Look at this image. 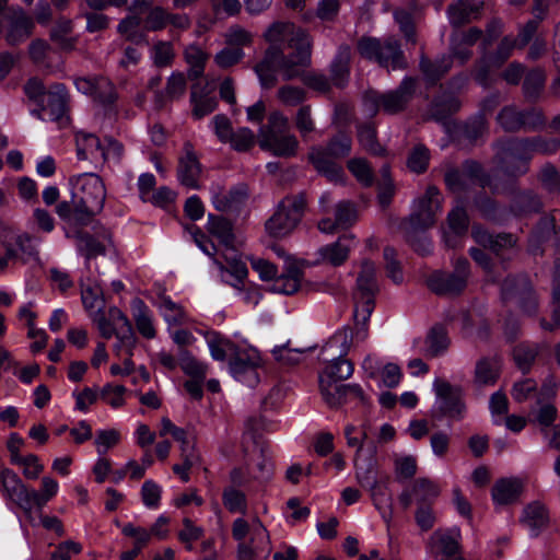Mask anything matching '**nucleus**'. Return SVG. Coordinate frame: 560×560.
<instances>
[{
    "label": "nucleus",
    "instance_id": "69168bd1",
    "mask_svg": "<svg viewBox=\"0 0 560 560\" xmlns=\"http://www.w3.org/2000/svg\"><path fill=\"white\" fill-rule=\"evenodd\" d=\"M140 494L145 508L150 510L159 509L162 495V487L160 485L151 479L145 480L141 487Z\"/></svg>",
    "mask_w": 560,
    "mask_h": 560
},
{
    "label": "nucleus",
    "instance_id": "6e6552de",
    "mask_svg": "<svg viewBox=\"0 0 560 560\" xmlns=\"http://www.w3.org/2000/svg\"><path fill=\"white\" fill-rule=\"evenodd\" d=\"M378 292L376 279V266L370 260H363L357 278V285L353 292L354 311L353 317L359 323H368L374 310L375 296Z\"/></svg>",
    "mask_w": 560,
    "mask_h": 560
},
{
    "label": "nucleus",
    "instance_id": "bf43d9fd",
    "mask_svg": "<svg viewBox=\"0 0 560 560\" xmlns=\"http://www.w3.org/2000/svg\"><path fill=\"white\" fill-rule=\"evenodd\" d=\"M223 37L228 46L240 47L242 49L250 46L254 40V34L237 24L230 26Z\"/></svg>",
    "mask_w": 560,
    "mask_h": 560
},
{
    "label": "nucleus",
    "instance_id": "bb28decb",
    "mask_svg": "<svg viewBox=\"0 0 560 560\" xmlns=\"http://www.w3.org/2000/svg\"><path fill=\"white\" fill-rule=\"evenodd\" d=\"M498 121L501 127L508 131L516 130L521 127H535L544 122L540 113H521L514 107H505L498 115Z\"/></svg>",
    "mask_w": 560,
    "mask_h": 560
},
{
    "label": "nucleus",
    "instance_id": "09e8293b",
    "mask_svg": "<svg viewBox=\"0 0 560 560\" xmlns=\"http://www.w3.org/2000/svg\"><path fill=\"white\" fill-rule=\"evenodd\" d=\"M59 490V483L57 480L49 476L42 478L40 491L31 490L32 499V511L37 508L42 509L45 506Z\"/></svg>",
    "mask_w": 560,
    "mask_h": 560
},
{
    "label": "nucleus",
    "instance_id": "aec40b11",
    "mask_svg": "<svg viewBox=\"0 0 560 560\" xmlns=\"http://www.w3.org/2000/svg\"><path fill=\"white\" fill-rule=\"evenodd\" d=\"M502 294L504 299L516 296L524 314L528 316L535 314L537 300L526 277L505 279L502 284Z\"/></svg>",
    "mask_w": 560,
    "mask_h": 560
},
{
    "label": "nucleus",
    "instance_id": "c756f323",
    "mask_svg": "<svg viewBox=\"0 0 560 560\" xmlns=\"http://www.w3.org/2000/svg\"><path fill=\"white\" fill-rule=\"evenodd\" d=\"M247 198V189L244 186H237L226 191L219 184L211 187V200L219 211H228L237 208Z\"/></svg>",
    "mask_w": 560,
    "mask_h": 560
},
{
    "label": "nucleus",
    "instance_id": "6ab92c4d",
    "mask_svg": "<svg viewBox=\"0 0 560 560\" xmlns=\"http://www.w3.org/2000/svg\"><path fill=\"white\" fill-rule=\"evenodd\" d=\"M202 167L190 142H186L178 159L177 179L188 189H199Z\"/></svg>",
    "mask_w": 560,
    "mask_h": 560
},
{
    "label": "nucleus",
    "instance_id": "4be33fe9",
    "mask_svg": "<svg viewBox=\"0 0 560 560\" xmlns=\"http://www.w3.org/2000/svg\"><path fill=\"white\" fill-rule=\"evenodd\" d=\"M481 167L477 162L467 161L463 170H451L445 174V182L452 191H460L470 185L478 183L483 185L485 182L480 177Z\"/></svg>",
    "mask_w": 560,
    "mask_h": 560
},
{
    "label": "nucleus",
    "instance_id": "864d4df0",
    "mask_svg": "<svg viewBox=\"0 0 560 560\" xmlns=\"http://www.w3.org/2000/svg\"><path fill=\"white\" fill-rule=\"evenodd\" d=\"M142 19L138 15H129L124 19L117 27V31L125 36L127 40L135 44L145 42V34L141 30Z\"/></svg>",
    "mask_w": 560,
    "mask_h": 560
},
{
    "label": "nucleus",
    "instance_id": "c9c22d12",
    "mask_svg": "<svg viewBox=\"0 0 560 560\" xmlns=\"http://www.w3.org/2000/svg\"><path fill=\"white\" fill-rule=\"evenodd\" d=\"M33 306H34L33 302H28V303L22 305L19 308L18 316L20 319L26 322L27 327H28V337L30 338H37V337L39 338L38 341L33 342L31 346V350L33 352H38L42 349H44L47 343V334L45 332L44 329H39V328L35 327L36 314L33 312Z\"/></svg>",
    "mask_w": 560,
    "mask_h": 560
},
{
    "label": "nucleus",
    "instance_id": "e433bc0d",
    "mask_svg": "<svg viewBox=\"0 0 560 560\" xmlns=\"http://www.w3.org/2000/svg\"><path fill=\"white\" fill-rule=\"evenodd\" d=\"M501 363L498 358H483L476 363L474 382L478 386L493 385L500 374Z\"/></svg>",
    "mask_w": 560,
    "mask_h": 560
},
{
    "label": "nucleus",
    "instance_id": "49530a36",
    "mask_svg": "<svg viewBox=\"0 0 560 560\" xmlns=\"http://www.w3.org/2000/svg\"><path fill=\"white\" fill-rule=\"evenodd\" d=\"M559 141L556 139L534 138L532 140H518L513 143V152H538V153H552L559 147Z\"/></svg>",
    "mask_w": 560,
    "mask_h": 560
},
{
    "label": "nucleus",
    "instance_id": "f257e3e1",
    "mask_svg": "<svg viewBox=\"0 0 560 560\" xmlns=\"http://www.w3.org/2000/svg\"><path fill=\"white\" fill-rule=\"evenodd\" d=\"M264 37L270 46L255 67L261 86H275L278 72L285 81L302 77L311 63L310 35L293 23L276 22L267 28Z\"/></svg>",
    "mask_w": 560,
    "mask_h": 560
},
{
    "label": "nucleus",
    "instance_id": "4c0bfd02",
    "mask_svg": "<svg viewBox=\"0 0 560 560\" xmlns=\"http://www.w3.org/2000/svg\"><path fill=\"white\" fill-rule=\"evenodd\" d=\"M302 271L298 267H290L285 273L276 277L269 290L279 294H293L301 285Z\"/></svg>",
    "mask_w": 560,
    "mask_h": 560
},
{
    "label": "nucleus",
    "instance_id": "58836bf2",
    "mask_svg": "<svg viewBox=\"0 0 560 560\" xmlns=\"http://www.w3.org/2000/svg\"><path fill=\"white\" fill-rule=\"evenodd\" d=\"M102 143L95 135L79 132L77 135V154L80 160H91L97 163L102 150Z\"/></svg>",
    "mask_w": 560,
    "mask_h": 560
},
{
    "label": "nucleus",
    "instance_id": "5701e85b",
    "mask_svg": "<svg viewBox=\"0 0 560 560\" xmlns=\"http://www.w3.org/2000/svg\"><path fill=\"white\" fill-rule=\"evenodd\" d=\"M232 537L238 544L248 540L266 542L269 533L258 517H253L249 521L238 517L232 524Z\"/></svg>",
    "mask_w": 560,
    "mask_h": 560
},
{
    "label": "nucleus",
    "instance_id": "8fccbe9b",
    "mask_svg": "<svg viewBox=\"0 0 560 560\" xmlns=\"http://www.w3.org/2000/svg\"><path fill=\"white\" fill-rule=\"evenodd\" d=\"M351 51L347 46L340 47L331 63V77L337 86H343L349 75Z\"/></svg>",
    "mask_w": 560,
    "mask_h": 560
},
{
    "label": "nucleus",
    "instance_id": "9d476101",
    "mask_svg": "<svg viewBox=\"0 0 560 560\" xmlns=\"http://www.w3.org/2000/svg\"><path fill=\"white\" fill-rule=\"evenodd\" d=\"M305 207L302 195L284 198L276 213L267 221L266 229L273 237H282L289 234L300 222Z\"/></svg>",
    "mask_w": 560,
    "mask_h": 560
},
{
    "label": "nucleus",
    "instance_id": "774afa93",
    "mask_svg": "<svg viewBox=\"0 0 560 560\" xmlns=\"http://www.w3.org/2000/svg\"><path fill=\"white\" fill-rule=\"evenodd\" d=\"M537 355V347L532 345H518L513 350V358L517 368L527 372Z\"/></svg>",
    "mask_w": 560,
    "mask_h": 560
},
{
    "label": "nucleus",
    "instance_id": "603ef678",
    "mask_svg": "<svg viewBox=\"0 0 560 560\" xmlns=\"http://www.w3.org/2000/svg\"><path fill=\"white\" fill-rule=\"evenodd\" d=\"M161 438L171 435L176 442L179 443L182 453H191L195 452L194 445L188 439L187 432L175 425L168 418H162L161 420V429L159 432Z\"/></svg>",
    "mask_w": 560,
    "mask_h": 560
},
{
    "label": "nucleus",
    "instance_id": "f8f14e48",
    "mask_svg": "<svg viewBox=\"0 0 560 560\" xmlns=\"http://www.w3.org/2000/svg\"><path fill=\"white\" fill-rule=\"evenodd\" d=\"M354 327L338 329L323 347L324 358H347L351 348L366 340L369 336L368 323L354 319Z\"/></svg>",
    "mask_w": 560,
    "mask_h": 560
},
{
    "label": "nucleus",
    "instance_id": "de8ad7c7",
    "mask_svg": "<svg viewBox=\"0 0 560 560\" xmlns=\"http://www.w3.org/2000/svg\"><path fill=\"white\" fill-rule=\"evenodd\" d=\"M184 57L189 66V75L197 79L202 75L208 54L198 45H188L184 50Z\"/></svg>",
    "mask_w": 560,
    "mask_h": 560
},
{
    "label": "nucleus",
    "instance_id": "1a4fd4ad",
    "mask_svg": "<svg viewBox=\"0 0 560 560\" xmlns=\"http://www.w3.org/2000/svg\"><path fill=\"white\" fill-rule=\"evenodd\" d=\"M435 399L432 406V416L435 418H450L460 420L466 412L463 388L448 381L435 377L432 384Z\"/></svg>",
    "mask_w": 560,
    "mask_h": 560
},
{
    "label": "nucleus",
    "instance_id": "7ed1b4c3",
    "mask_svg": "<svg viewBox=\"0 0 560 560\" xmlns=\"http://www.w3.org/2000/svg\"><path fill=\"white\" fill-rule=\"evenodd\" d=\"M73 210L89 219L104 207L106 189L102 178L94 173L78 174L69 179Z\"/></svg>",
    "mask_w": 560,
    "mask_h": 560
},
{
    "label": "nucleus",
    "instance_id": "393cba45",
    "mask_svg": "<svg viewBox=\"0 0 560 560\" xmlns=\"http://www.w3.org/2000/svg\"><path fill=\"white\" fill-rule=\"evenodd\" d=\"M92 317L102 337L109 339L130 322L117 307H110L108 311H97Z\"/></svg>",
    "mask_w": 560,
    "mask_h": 560
},
{
    "label": "nucleus",
    "instance_id": "13d9d810",
    "mask_svg": "<svg viewBox=\"0 0 560 560\" xmlns=\"http://www.w3.org/2000/svg\"><path fill=\"white\" fill-rule=\"evenodd\" d=\"M47 105L56 116L61 115L69 101V94L66 86L61 83L54 84L47 92Z\"/></svg>",
    "mask_w": 560,
    "mask_h": 560
},
{
    "label": "nucleus",
    "instance_id": "39448f33",
    "mask_svg": "<svg viewBox=\"0 0 560 560\" xmlns=\"http://www.w3.org/2000/svg\"><path fill=\"white\" fill-rule=\"evenodd\" d=\"M376 468V460L361 463L357 459L354 475L358 483L369 490L372 502L382 518L389 523L393 518V499L388 487V477L378 478Z\"/></svg>",
    "mask_w": 560,
    "mask_h": 560
},
{
    "label": "nucleus",
    "instance_id": "4d7b16f0",
    "mask_svg": "<svg viewBox=\"0 0 560 560\" xmlns=\"http://www.w3.org/2000/svg\"><path fill=\"white\" fill-rule=\"evenodd\" d=\"M178 363L183 372L190 377L205 378L207 375L208 365L198 361L186 350L179 351Z\"/></svg>",
    "mask_w": 560,
    "mask_h": 560
},
{
    "label": "nucleus",
    "instance_id": "473e14b6",
    "mask_svg": "<svg viewBox=\"0 0 560 560\" xmlns=\"http://www.w3.org/2000/svg\"><path fill=\"white\" fill-rule=\"evenodd\" d=\"M522 488L523 485L518 478L501 479L492 488V500L497 505L510 504L518 498Z\"/></svg>",
    "mask_w": 560,
    "mask_h": 560
},
{
    "label": "nucleus",
    "instance_id": "f704fd0d",
    "mask_svg": "<svg viewBox=\"0 0 560 560\" xmlns=\"http://www.w3.org/2000/svg\"><path fill=\"white\" fill-rule=\"evenodd\" d=\"M131 314L138 331L147 339L155 337L152 313L145 303L140 299L131 301Z\"/></svg>",
    "mask_w": 560,
    "mask_h": 560
},
{
    "label": "nucleus",
    "instance_id": "f03ea898",
    "mask_svg": "<svg viewBox=\"0 0 560 560\" xmlns=\"http://www.w3.org/2000/svg\"><path fill=\"white\" fill-rule=\"evenodd\" d=\"M327 361L319 374V389L324 400L330 407L340 406L348 393L362 396L359 385H345L342 381L349 378L354 371L353 363L347 358H324Z\"/></svg>",
    "mask_w": 560,
    "mask_h": 560
},
{
    "label": "nucleus",
    "instance_id": "2f4dec72",
    "mask_svg": "<svg viewBox=\"0 0 560 560\" xmlns=\"http://www.w3.org/2000/svg\"><path fill=\"white\" fill-rule=\"evenodd\" d=\"M207 230L221 245L225 247L223 258L228 252H236L234 248V235L231 223L222 217L209 214Z\"/></svg>",
    "mask_w": 560,
    "mask_h": 560
},
{
    "label": "nucleus",
    "instance_id": "5fc2aeb1",
    "mask_svg": "<svg viewBox=\"0 0 560 560\" xmlns=\"http://www.w3.org/2000/svg\"><path fill=\"white\" fill-rule=\"evenodd\" d=\"M222 501L225 509L231 513L244 514L247 511L246 494L234 486L224 488Z\"/></svg>",
    "mask_w": 560,
    "mask_h": 560
},
{
    "label": "nucleus",
    "instance_id": "ea45409f",
    "mask_svg": "<svg viewBox=\"0 0 560 560\" xmlns=\"http://www.w3.org/2000/svg\"><path fill=\"white\" fill-rule=\"evenodd\" d=\"M482 3H470L468 0H458L448 8V19L453 25H462L477 19L480 13Z\"/></svg>",
    "mask_w": 560,
    "mask_h": 560
},
{
    "label": "nucleus",
    "instance_id": "79ce46f5",
    "mask_svg": "<svg viewBox=\"0 0 560 560\" xmlns=\"http://www.w3.org/2000/svg\"><path fill=\"white\" fill-rule=\"evenodd\" d=\"M448 231L444 233L445 243L454 247L456 242L453 240L454 236L463 235L468 229V217L466 211L462 207H455L447 217Z\"/></svg>",
    "mask_w": 560,
    "mask_h": 560
},
{
    "label": "nucleus",
    "instance_id": "b1692460",
    "mask_svg": "<svg viewBox=\"0 0 560 560\" xmlns=\"http://www.w3.org/2000/svg\"><path fill=\"white\" fill-rule=\"evenodd\" d=\"M537 27L538 22L536 20H530L521 30L517 38L509 36L504 37L500 43L497 54L494 58L491 60V62L495 66H499L511 56L512 51L515 48H522L526 44H528L533 35L536 33Z\"/></svg>",
    "mask_w": 560,
    "mask_h": 560
},
{
    "label": "nucleus",
    "instance_id": "dca6fc26",
    "mask_svg": "<svg viewBox=\"0 0 560 560\" xmlns=\"http://www.w3.org/2000/svg\"><path fill=\"white\" fill-rule=\"evenodd\" d=\"M441 211L440 191L434 186H429L423 198L415 202L409 223L412 230H425L435 222V215Z\"/></svg>",
    "mask_w": 560,
    "mask_h": 560
},
{
    "label": "nucleus",
    "instance_id": "f3484780",
    "mask_svg": "<svg viewBox=\"0 0 560 560\" xmlns=\"http://www.w3.org/2000/svg\"><path fill=\"white\" fill-rule=\"evenodd\" d=\"M468 273V261L458 259L454 272L436 271L428 279V285L438 294H455L466 287Z\"/></svg>",
    "mask_w": 560,
    "mask_h": 560
},
{
    "label": "nucleus",
    "instance_id": "3c124183",
    "mask_svg": "<svg viewBox=\"0 0 560 560\" xmlns=\"http://www.w3.org/2000/svg\"><path fill=\"white\" fill-rule=\"evenodd\" d=\"M116 336V343L114 346V351L117 357L124 359V358H130L133 355V350L137 345V338L132 330L131 324L129 323L127 326H125L122 329H120Z\"/></svg>",
    "mask_w": 560,
    "mask_h": 560
},
{
    "label": "nucleus",
    "instance_id": "4468645a",
    "mask_svg": "<svg viewBox=\"0 0 560 560\" xmlns=\"http://www.w3.org/2000/svg\"><path fill=\"white\" fill-rule=\"evenodd\" d=\"M261 364L262 360L258 350L243 345L229 362V370L236 381L252 387L259 381L257 371Z\"/></svg>",
    "mask_w": 560,
    "mask_h": 560
},
{
    "label": "nucleus",
    "instance_id": "a18cd8bd",
    "mask_svg": "<svg viewBox=\"0 0 560 560\" xmlns=\"http://www.w3.org/2000/svg\"><path fill=\"white\" fill-rule=\"evenodd\" d=\"M81 300L89 315H93L95 312L103 310L104 301L102 298V289L96 282L82 280Z\"/></svg>",
    "mask_w": 560,
    "mask_h": 560
},
{
    "label": "nucleus",
    "instance_id": "680f3d73",
    "mask_svg": "<svg viewBox=\"0 0 560 560\" xmlns=\"http://www.w3.org/2000/svg\"><path fill=\"white\" fill-rule=\"evenodd\" d=\"M348 170L362 186L369 187L373 184V171L366 160L362 158L349 160Z\"/></svg>",
    "mask_w": 560,
    "mask_h": 560
},
{
    "label": "nucleus",
    "instance_id": "ddd939ff",
    "mask_svg": "<svg viewBox=\"0 0 560 560\" xmlns=\"http://www.w3.org/2000/svg\"><path fill=\"white\" fill-rule=\"evenodd\" d=\"M415 80L406 78L394 92L384 95L376 92L368 93L364 97V106L370 114H375L380 108L388 114L397 113L405 107L415 91Z\"/></svg>",
    "mask_w": 560,
    "mask_h": 560
},
{
    "label": "nucleus",
    "instance_id": "338daca9",
    "mask_svg": "<svg viewBox=\"0 0 560 560\" xmlns=\"http://www.w3.org/2000/svg\"><path fill=\"white\" fill-rule=\"evenodd\" d=\"M448 347L446 331L442 327L433 328L427 337V351L430 355H439Z\"/></svg>",
    "mask_w": 560,
    "mask_h": 560
},
{
    "label": "nucleus",
    "instance_id": "72a5a7b5",
    "mask_svg": "<svg viewBox=\"0 0 560 560\" xmlns=\"http://www.w3.org/2000/svg\"><path fill=\"white\" fill-rule=\"evenodd\" d=\"M206 340L210 354L215 361H224L226 358L231 360L243 346L236 345L217 332L208 334Z\"/></svg>",
    "mask_w": 560,
    "mask_h": 560
},
{
    "label": "nucleus",
    "instance_id": "c03bdc74",
    "mask_svg": "<svg viewBox=\"0 0 560 560\" xmlns=\"http://www.w3.org/2000/svg\"><path fill=\"white\" fill-rule=\"evenodd\" d=\"M472 237L478 244L482 245L483 247H489L494 252L505 247H513L515 244L512 235L499 234L493 236L479 226L472 228Z\"/></svg>",
    "mask_w": 560,
    "mask_h": 560
},
{
    "label": "nucleus",
    "instance_id": "6e6d98bb",
    "mask_svg": "<svg viewBox=\"0 0 560 560\" xmlns=\"http://www.w3.org/2000/svg\"><path fill=\"white\" fill-rule=\"evenodd\" d=\"M159 310L164 320L170 326L183 325L187 322V315L183 307L173 302L168 296L161 299Z\"/></svg>",
    "mask_w": 560,
    "mask_h": 560
},
{
    "label": "nucleus",
    "instance_id": "412c9836",
    "mask_svg": "<svg viewBox=\"0 0 560 560\" xmlns=\"http://www.w3.org/2000/svg\"><path fill=\"white\" fill-rule=\"evenodd\" d=\"M4 16L9 23L7 40L10 44H18L31 35L34 22L23 9L12 7L8 10Z\"/></svg>",
    "mask_w": 560,
    "mask_h": 560
},
{
    "label": "nucleus",
    "instance_id": "a19ab883",
    "mask_svg": "<svg viewBox=\"0 0 560 560\" xmlns=\"http://www.w3.org/2000/svg\"><path fill=\"white\" fill-rule=\"evenodd\" d=\"M481 37V32L478 28H470L466 33H455L452 36L451 45L454 56H456L460 62H464L469 58L470 52L468 47L472 46Z\"/></svg>",
    "mask_w": 560,
    "mask_h": 560
},
{
    "label": "nucleus",
    "instance_id": "c85d7f7f",
    "mask_svg": "<svg viewBox=\"0 0 560 560\" xmlns=\"http://www.w3.org/2000/svg\"><path fill=\"white\" fill-rule=\"evenodd\" d=\"M521 523L532 537H537L549 523V513L546 505L539 501L526 505L523 510Z\"/></svg>",
    "mask_w": 560,
    "mask_h": 560
},
{
    "label": "nucleus",
    "instance_id": "7c9ffc66",
    "mask_svg": "<svg viewBox=\"0 0 560 560\" xmlns=\"http://www.w3.org/2000/svg\"><path fill=\"white\" fill-rule=\"evenodd\" d=\"M345 436L347 440V444L350 447H357V452L353 458L354 471L357 470V459L361 463L375 462L374 451L366 452L363 448V442L368 438V432L365 425L361 428H357L352 424H349L345 429Z\"/></svg>",
    "mask_w": 560,
    "mask_h": 560
},
{
    "label": "nucleus",
    "instance_id": "0eeeda50",
    "mask_svg": "<svg viewBox=\"0 0 560 560\" xmlns=\"http://www.w3.org/2000/svg\"><path fill=\"white\" fill-rule=\"evenodd\" d=\"M213 264L221 280L232 285L244 303L256 306L260 302L261 292L259 288L255 284L244 285L248 269L238 253L228 252L225 254V265L217 259H213Z\"/></svg>",
    "mask_w": 560,
    "mask_h": 560
},
{
    "label": "nucleus",
    "instance_id": "a211bd4d",
    "mask_svg": "<svg viewBox=\"0 0 560 560\" xmlns=\"http://www.w3.org/2000/svg\"><path fill=\"white\" fill-rule=\"evenodd\" d=\"M460 540L462 532L457 526L438 529L430 538L432 553L439 560H453L462 555Z\"/></svg>",
    "mask_w": 560,
    "mask_h": 560
},
{
    "label": "nucleus",
    "instance_id": "20e7f679",
    "mask_svg": "<svg viewBox=\"0 0 560 560\" xmlns=\"http://www.w3.org/2000/svg\"><path fill=\"white\" fill-rule=\"evenodd\" d=\"M258 144L261 150L280 158L295 155L299 148L296 137L289 132L288 118L279 112L272 113L267 125L260 127Z\"/></svg>",
    "mask_w": 560,
    "mask_h": 560
},
{
    "label": "nucleus",
    "instance_id": "cd10ccee",
    "mask_svg": "<svg viewBox=\"0 0 560 560\" xmlns=\"http://www.w3.org/2000/svg\"><path fill=\"white\" fill-rule=\"evenodd\" d=\"M353 246L354 237L350 234L342 235L337 242L318 249V260L324 264L339 266L346 261Z\"/></svg>",
    "mask_w": 560,
    "mask_h": 560
},
{
    "label": "nucleus",
    "instance_id": "e2e57ef3",
    "mask_svg": "<svg viewBox=\"0 0 560 560\" xmlns=\"http://www.w3.org/2000/svg\"><path fill=\"white\" fill-rule=\"evenodd\" d=\"M115 524L121 527L122 535L133 538V548L141 551L150 542L151 533L147 528L132 523L121 525L119 521H115Z\"/></svg>",
    "mask_w": 560,
    "mask_h": 560
},
{
    "label": "nucleus",
    "instance_id": "a878e982",
    "mask_svg": "<svg viewBox=\"0 0 560 560\" xmlns=\"http://www.w3.org/2000/svg\"><path fill=\"white\" fill-rule=\"evenodd\" d=\"M74 85L79 92L91 95L104 103H112L116 98L113 84L103 77L77 78L74 80Z\"/></svg>",
    "mask_w": 560,
    "mask_h": 560
},
{
    "label": "nucleus",
    "instance_id": "37998d69",
    "mask_svg": "<svg viewBox=\"0 0 560 560\" xmlns=\"http://www.w3.org/2000/svg\"><path fill=\"white\" fill-rule=\"evenodd\" d=\"M271 551L270 538L266 542L252 541L237 545V560H266Z\"/></svg>",
    "mask_w": 560,
    "mask_h": 560
},
{
    "label": "nucleus",
    "instance_id": "052dcab7",
    "mask_svg": "<svg viewBox=\"0 0 560 560\" xmlns=\"http://www.w3.org/2000/svg\"><path fill=\"white\" fill-rule=\"evenodd\" d=\"M174 57L175 51L171 42L158 40L150 49V58L156 67L170 66Z\"/></svg>",
    "mask_w": 560,
    "mask_h": 560
},
{
    "label": "nucleus",
    "instance_id": "0e129e2a",
    "mask_svg": "<svg viewBox=\"0 0 560 560\" xmlns=\"http://www.w3.org/2000/svg\"><path fill=\"white\" fill-rule=\"evenodd\" d=\"M13 465L20 467L24 478L30 480L37 479L44 470V465L35 454H26Z\"/></svg>",
    "mask_w": 560,
    "mask_h": 560
},
{
    "label": "nucleus",
    "instance_id": "2eb2a0df",
    "mask_svg": "<svg viewBox=\"0 0 560 560\" xmlns=\"http://www.w3.org/2000/svg\"><path fill=\"white\" fill-rule=\"evenodd\" d=\"M0 489L2 497L25 513H32L31 490L19 475L10 468L0 470Z\"/></svg>",
    "mask_w": 560,
    "mask_h": 560
},
{
    "label": "nucleus",
    "instance_id": "423d86ee",
    "mask_svg": "<svg viewBox=\"0 0 560 560\" xmlns=\"http://www.w3.org/2000/svg\"><path fill=\"white\" fill-rule=\"evenodd\" d=\"M350 151V137L340 133L332 138L326 148L313 147L310 150L308 159L318 173L325 175L331 182H339L342 180L345 174L336 160L347 156Z\"/></svg>",
    "mask_w": 560,
    "mask_h": 560
},
{
    "label": "nucleus",
    "instance_id": "9b49d317",
    "mask_svg": "<svg viewBox=\"0 0 560 560\" xmlns=\"http://www.w3.org/2000/svg\"><path fill=\"white\" fill-rule=\"evenodd\" d=\"M358 49L362 57L374 59L392 70L401 69L406 65L399 45L393 37H388L384 43L376 38H362Z\"/></svg>",
    "mask_w": 560,
    "mask_h": 560
}]
</instances>
